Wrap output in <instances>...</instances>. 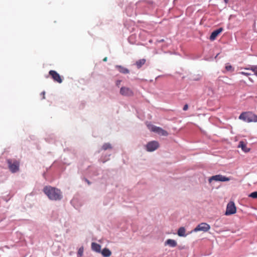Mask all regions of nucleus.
Returning a JSON list of instances; mask_svg holds the SVG:
<instances>
[{"label":"nucleus","instance_id":"obj_1","mask_svg":"<svg viewBox=\"0 0 257 257\" xmlns=\"http://www.w3.org/2000/svg\"><path fill=\"white\" fill-rule=\"evenodd\" d=\"M43 191L50 200H58L62 198V193L60 190L51 186H46L44 188Z\"/></svg>","mask_w":257,"mask_h":257},{"label":"nucleus","instance_id":"obj_2","mask_svg":"<svg viewBox=\"0 0 257 257\" xmlns=\"http://www.w3.org/2000/svg\"><path fill=\"white\" fill-rule=\"evenodd\" d=\"M239 119L247 122H256L257 115L251 112H243L239 115Z\"/></svg>","mask_w":257,"mask_h":257},{"label":"nucleus","instance_id":"obj_3","mask_svg":"<svg viewBox=\"0 0 257 257\" xmlns=\"http://www.w3.org/2000/svg\"><path fill=\"white\" fill-rule=\"evenodd\" d=\"M8 165V168L10 171L15 173L19 171L20 161L16 159H8L7 160Z\"/></svg>","mask_w":257,"mask_h":257},{"label":"nucleus","instance_id":"obj_4","mask_svg":"<svg viewBox=\"0 0 257 257\" xmlns=\"http://www.w3.org/2000/svg\"><path fill=\"white\" fill-rule=\"evenodd\" d=\"M148 128L152 132L156 133L163 136H167L168 133L163 128L151 124H147Z\"/></svg>","mask_w":257,"mask_h":257},{"label":"nucleus","instance_id":"obj_5","mask_svg":"<svg viewBox=\"0 0 257 257\" xmlns=\"http://www.w3.org/2000/svg\"><path fill=\"white\" fill-rule=\"evenodd\" d=\"M236 212V208L234 203L233 201H230L227 205L225 214L226 215H229L235 213Z\"/></svg>","mask_w":257,"mask_h":257},{"label":"nucleus","instance_id":"obj_6","mask_svg":"<svg viewBox=\"0 0 257 257\" xmlns=\"http://www.w3.org/2000/svg\"><path fill=\"white\" fill-rule=\"evenodd\" d=\"M230 180V178L229 177H225L222 175H216L211 177L208 181L209 183H211L212 181L225 182L229 181Z\"/></svg>","mask_w":257,"mask_h":257},{"label":"nucleus","instance_id":"obj_7","mask_svg":"<svg viewBox=\"0 0 257 257\" xmlns=\"http://www.w3.org/2000/svg\"><path fill=\"white\" fill-rule=\"evenodd\" d=\"M210 228V225L206 223H201L198 224L194 229L195 232L202 231L203 232L208 231Z\"/></svg>","mask_w":257,"mask_h":257},{"label":"nucleus","instance_id":"obj_8","mask_svg":"<svg viewBox=\"0 0 257 257\" xmlns=\"http://www.w3.org/2000/svg\"><path fill=\"white\" fill-rule=\"evenodd\" d=\"M159 147V143L157 141H151L146 145V149L148 152H153L157 150Z\"/></svg>","mask_w":257,"mask_h":257},{"label":"nucleus","instance_id":"obj_9","mask_svg":"<svg viewBox=\"0 0 257 257\" xmlns=\"http://www.w3.org/2000/svg\"><path fill=\"white\" fill-rule=\"evenodd\" d=\"M49 74L54 81L59 83H61L62 82V79L61 78V77L56 71L50 70L49 72Z\"/></svg>","mask_w":257,"mask_h":257},{"label":"nucleus","instance_id":"obj_10","mask_svg":"<svg viewBox=\"0 0 257 257\" xmlns=\"http://www.w3.org/2000/svg\"><path fill=\"white\" fill-rule=\"evenodd\" d=\"M120 93L124 96H131L133 95V91L129 88L122 87L120 90Z\"/></svg>","mask_w":257,"mask_h":257},{"label":"nucleus","instance_id":"obj_11","mask_svg":"<svg viewBox=\"0 0 257 257\" xmlns=\"http://www.w3.org/2000/svg\"><path fill=\"white\" fill-rule=\"evenodd\" d=\"M223 29L220 28L214 31L210 36V40L211 41L214 40L217 36L222 31Z\"/></svg>","mask_w":257,"mask_h":257},{"label":"nucleus","instance_id":"obj_12","mask_svg":"<svg viewBox=\"0 0 257 257\" xmlns=\"http://www.w3.org/2000/svg\"><path fill=\"white\" fill-rule=\"evenodd\" d=\"M92 249L97 252H101V245L98 243L92 242L91 243Z\"/></svg>","mask_w":257,"mask_h":257},{"label":"nucleus","instance_id":"obj_13","mask_svg":"<svg viewBox=\"0 0 257 257\" xmlns=\"http://www.w3.org/2000/svg\"><path fill=\"white\" fill-rule=\"evenodd\" d=\"M165 245H168L171 247H175L177 246V243L175 240L168 239L165 241Z\"/></svg>","mask_w":257,"mask_h":257},{"label":"nucleus","instance_id":"obj_14","mask_svg":"<svg viewBox=\"0 0 257 257\" xmlns=\"http://www.w3.org/2000/svg\"><path fill=\"white\" fill-rule=\"evenodd\" d=\"M116 68L118 69L119 72L123 74H128L130 72V71L128 69L123 67L120 65H116Z\"/></svg>","mask_w":257,"mask_h":257},{"label":"nucleus","instance_id":"obj_15","mask_svg":"<svg viewBox=\"0 0 257 257\" xmlns=\"http://www.w3.org/2000/svg\"><path fill=\"white\" fill-rule=\"evenodd\" d=\"M101 253L104 257H109L111 254V251L107 248L103 249Z\"/></svg>","mask_w":257,"mask_h":257},{"label":"nucleus","instance_id":"obj_16","mask_svg":"<svg viewBox=\"0 0 257 257\" xmlns=\"http://www.w3.org/2000/svg\"><path fill=\"white\" fill-rule=\"evenodd\" d=\"M145 59H140L136 61V65L138 69L140 68L146 63Z\"/></svg>","mask_w":257,"mask_h":257},{"label":"nucleus","instance_id":"obj_17","mask_svg":"<svg viewBox=\"0 0 257 257\" xmlns=\"http://www.w3.org/2000/svg\"><path fill=\"white\" fill-rule=\"evenodd\" d=\"M185 228L184 227H181L178 230V235L179 236H186V234H185Z\"/></svg>","mask_w":257,"mask_h":257},{"label":"nucleus","instance_id":"obj_18","mask_svg":"<svg viewBox=\"0 0 257 257\" xmlns=\"http://www.w3.org/2000/svg\"><path fill=\"white\" fill-rule=\"evenodd\" d=\"M239 147H241L242 150L245 152L249 151V149L246 148V145L243 142H240Z\"/></svg>","mask_w":257,"mask_h":257},{"label":"nucleus","instance_id":"obj_19","mask_svg":"<svg viewBox=\"0 0 257 257\" xmlns=\"http://www.w3.org/2000/svg\"><path fill=\"white\" fill-rule=\"evenodd\" d=\"M245 69L251 70L254 73V75L257 76V65H253L249 68H245Z\"/></svg>","mask_w":257,"mask_h":257},{"label":"nucleus","instance_id":"obj_20","mask_svg":"<svg viewBox=\"0 0 257 257\" xmlns=\"http://www.w3.org/2000/svg\"><path fill=\"white\" fill-rule=\"evenodd\" d=\"M111 145L109 143H105L103 145L102 147V149L103 150H106L107 149H111Z\"/></svg>","mask_w":257,"mask_h":257},{"label":"nucleus","instance_id":"obj_21","mask_svg":"<svg viewBox=\"0 0 257 257\" xmlns=\"http://www.w3.org/2000/svg\"><path fill=\"white\" fill-rule=\"evenodd\" d=\"M225 69L228 71L232 72L234 71V68L229 63L226 64Z\"/></svg>","mask_w":257,"mask_h":257},{"label":"nucleus","instance_id":"obj_22","mask_svg":"<svg viewBox=\"0 0 257 257\" xmlns=\"http://www.w3.org/2000/svg\"><path fill=\"white\" fill-rule=\"evenodd\" d=\"M249 197L252 198H257V191L253 192L249 195Z\"/></svg>","mask_w":257,"mask_h":257},{"label":"nucleus","instance_id":"obj_23","mask_svg":"<svg viewBox=\"0 0 257 257\" xmlns=\"http://www.w3.org/2000/svg\"><path fill=\"white\" fill-rule=\"evenodd\" d=\"M83 253V247H81L79 248L78 251V255L79 256H82Z\"/></svg>","mask_w":257,"mask_h":257},{"label":"nucleus","instance_id":"obj_24","mask_svg":"<svg viewBox=\"0 0 257 257\" xmlns=\"http://www.w3.org/2000/svg\"><path fill=\"white\" fill-rule=\"evenodd\" d=\"M239 73L242 74V75H245V76H248V75H250L249 73H247V72H243V71L242 72H240Z\"/></svg>","mask_w":257,"mask_h":257},{"label":"nucleus","instance_id":"obj_25","mask_svg":"<svg viewBox=\"0 0 257 257\" xmlns=\"http://www.w3.org/2000/svg\"><path fill=\"white\" fill-rule=\"evenodd\" d=\"M188 105L187 104H185L184 106L183 109V110L186 111L188 109Z\"/></svg>","mask_w":257,"mask_h":257},{"label":"nucleus","instance_id":"obj_26","mask_svg":"<svg viewBox=\"0 0 257 257\" xmlns=\"http://www.w3.org/2000/svg\"><path fill=\"white\" fill-rule=\"evenodd\" d=\"M45 92L44 91L42 92L41 94V95H42V98L43 99H45Z\"/></svg>","mask_w":257,"mask_h":257},{"label":"nucleus","instance_id":"obj_27","mask_svg":"<svg viewBox=\"0 0 257 257\" xmlns=\"http://www.w3.org/2000/svg\"><path fill=\"white\" fill-rule=\"evenodd\" d=\"M164 41V39H161V40H158L157 42L160 43V42H163Z\"/></svg>","mask_w":257,"mask_h":257},{"label":"nucleus","instance_id":"obj_28","mask_svg":"<svg viewBox=\"0 0 257 257\" xmlns=\"http://www.w3.org/2000/svg\"><path fill=\"white\" fill-rule=\"evenodd\" d=\"M107 57H105V58L103 59V61H104V62H105V61H107Z\"/></svg>","mask_w":257,"mask_h":257},{"label":"nucleus","instance_id":"obj_29","mask_svg":"<svg viewBox=\"0 0 257 257\" xmlns=\"http://www.w3.org/2000/svg\"><path fill=\"white\" fill-rule=\"evenodd\" d=\"M120 82V81H117L116 82V85H118L119 84Z\"/></svg>","mask_w":257,"mask_h":257},{"label":"nucleus","instance_id":"obj_30","mask_svg":"<svg viewBox=\"0 0 257 257\" xmlns=\"http://www.w3.org/2000/svg\"><path fill=\"white\" fill-rule=\"evenodd\" d=\"M224 2H225L226 3H227V2H228V0H224Z\"/></svg>","mask_w":257,"mask_h":257},{"label":"nucleus","instance_id":"obj_31","mask_svg":"<svg viewBox=\"0 0 257 257\" xmlns=\"http://www.w3.org/2000/svg\"><path fill=\"white\" fill-rule=\"evenodd\" d=\"M87 183L90 184L88 180H87Z\"/></svg>","mask_w":257,"mask_h":257}]
</instances>
